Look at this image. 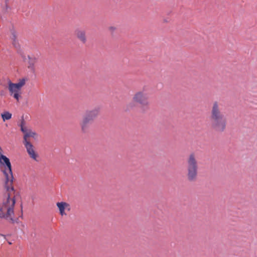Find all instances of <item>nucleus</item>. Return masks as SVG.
I'll list each match as a JSON object with an SVG mask.
<instances>
[{"mask_svg":"<svg viewBox=\"0 0 257 257\" xmlns=\"http://www.w3.org/2000/svg\"><path fill=\"white\" fill-rule=\"evenodd\" d=\"M0 168L6 178V188L7 189V198L0 207V210L7 218L13 221L14 207L15 204V191L12 186L13 175L12 165L8 158L2 154V150L0 148Z\"/></svg>","mask_w":257,"mask_h":257,"instance_id":"1","label":"nucleus"},{"mask_svg":"<svg viewBox=\"0 0 257 257\" xmlns=\"http://www.w3.org/2000/svg\"><path fill=\"white\" fill-rule=\"evenodd\" d=\"M220 103L214 101L212 103L210 111V125L211 128L217 132H224L226 127V119L223 113L221 112Z\"/></svg>","mask_w":257,"mask_h":257,"instance_id":"2","label":"nucleus"},{"mask_svg":"<svg viewBox=\"0 0 257 257\" xmlns=\"http://www.w3.org/2000/svg\"><path fill=\"white\" fill-rule=\"evenodd\" d=\"M149 94L145 89L139 90L133 95V102L129 103L127 106L128 109H131L136 107V105H139L142 111L147 110L150 106Z\"/></svg>","mask_w":257,"mask_h":257,"instance_id":"3","label":"nucleus"},{"mask_svg":"<svg viewBox=\"0 0 257 257\" xmlns=\"http://www.w3.org/2000/svg\"><path fill=\"white\" fill-rule=\"evenodd\" d=\"M99 112L98 108H94L86 112L79 123L80 130L82 133L85 134L89 132L90 124L92 123L97 117Z\"/></svg>","mask_w":257,"mask_h":257,"instance_id":"4","label":"nucleus"},{"mask_svg":"<svg viewBox=\"0 0 257 257\" xmlns=\"http://www.w3.org/2000/svg\"><path fill=\"white\" fill-rule=\"evenodd\" d=\"M26 79H21L18 83H13L10 80L8 81V89L11 96H13L18 101L21 97L22 88L26 84Z\"/></svg>","mask_w":257,"mask_h":257,"instance_id":"5","label":"nucleus"},{"mask_svg":"<svg viewBox=\"0 0 257 257\" xmlns=\"http://www.w3.org/2000/svg\"><path fill=\"white\" fill-rule=\"evenodd\" d=\"M198 166L194 155L189 156L187 161V179L189 181L194 182L196 180L197 177Z\"/></svg>","mask_w":257,"mask_h":257,"instance_id":"6","label":"nucleus"},{"mask_svg":"<svg viewBox=\"0 0 257 257\" xmlns=\"http://www.w3.org/2000/svg\"><path fill=\"white\" fill-rule=\"evenodd\" d=\"M21 130L24 134V138L26 142L25 145H31L29 141V138H33L35 140H38L39 135L26 124L24 120H22L21 124Z\"/></svg>","mask_w":257,"mask_h":257,"instance_id":"7","label":"nucleus"},{"mask_svg":"<svg viewBox=\"0 0 257 257\" xmlns=\"http://www.w3.org/2000/svg\"><path fill=\"white\" fill-rule=\"evenodd\" d=\"M56 205L61 216L66 215L67 212L71 210L70 205L65 202H57Z\"/></svg>","mask_w":257,"mask_h":257,"instance_id":"8","label":"nucleus"},{"mask_svg":"<svg viewBox=\"0 0 257 257\" xmlns=\"http://www.w3.org/2000/svg\"><path fill=\"white\" fill-rule=\"evenodd\" d=\"M75 34L77 38L83 44L87 41L86 32L84 30L77 29L75 31Z\"/></svg>","mask_w":257,"mask_h":257,"instance_id":"9","label":"nucleus"},{"mask_svg":"<svg viewBox=\"0 0 257 257\" xmlns=\"http://www.w3.org/2000/svg\"><path fill=\"white\" fill-rule=\"evenodd\" d=\"M27 150L30 157L35 161H37L38 155L33 148V146H27Z\"/></svg>","mask_w":257,"mask_h":257,"instance_id":"10","label":"nucleus"},{"mask_svg":"<svg viewBox=\"0 0 257 257\" xmlns=\"http://www.w3.org/2000/svg\"><path fill=\"white\" fill-rule=\"evenodd\" d=\"M36 62V59L35 58H31L29 57V65L28 68L31 70L34 71L35 70V63Z\"/></svg>","mask_w":257,"mask_h":257,"instance_id":"11","label":"nucleus"},{"mask_svg":"<svg viewBox=\"0 0 257 257\" xmlns=\"http://www.w3.org/2000/svg\"><path fill=\"white\" fill-rule=\"evenodd\" d=\"M1 115L4 121H5L6 120L10 119L12 116V114L8 111L2 113Z\"/></svg>","mask_w":257,"mask_h":257,"instance_id":"12","label":"nucleus"},{"mask_svg":"<svg viewBox=\"0 0 257 257\" xmlns=\"http://www.w3.org/2000/svg\"><path fill=\"white\" fill-rule=\"evenodd\" d=\"M108 31L111 33H113V32H115V31L116 30V28L114 26H110V27H108Z\"/></svg>","mask_w":257,"mask_h":257,"instance_id":"13","label":"nucleus"},{"mask_svg":"<svg viewBox=\"0 0 257 257\" xmlns=\"http://www.w3.org/2000/svg\"><path fill=\"white\" fill-rule=\"evenodd\" d=\"M8 243H9V244H12V243H11V242H9Z\"/></svg>","mask_w":257,"mask_h":257,"instance_id":"14","label":"nucleus"},{"mask_svg":"<svg viewBox=\"0 0 257 257\" xmlns=\"http://www.w3.org/2000/svg\"><path fill=\"white\" fill-rule=\"evenodd\" d=\"M5 1H6V2H7V1H8V0H5Z\"/></svg>","mask_w":257,"mask_h":257,"instance_id":"15","label":"nucleus"}]
</instances>
